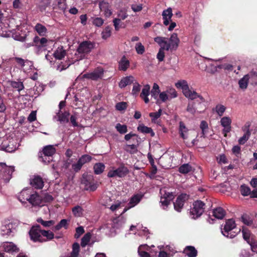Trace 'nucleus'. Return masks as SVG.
Returning a JSON list of instances; mask_svg holds the SVG:
<instances>
[{
    "label": "nucleus",
    "mask_w": 257,
    "mask_h": 257,
    "mask_svg": "<svg viewBox=\"0 0 257 257\" xmlns=\"http://www.w3.org/2000/svg\"><path fill=\"white\" fill-rule=\"evenodd\" d=\"M175 86L178 88L182 89L183 95H184L186 98L191 100L199 98V100H196V102H198L199 107H196L195 102H189L186 107V111L187 112L194 115L196 112L201 113L204 110V107L202 103L205 102V99L202 96L196 93L195 91L189 89L188 84L186 80H179L175 83Z\"/></svg>",
    "instance_id": "nucleus-1"
},
{
    "label": "nucleus",
    "mask_w": 257,
    "mask_h": 257,
    "mask_svg": "<svg viewBox=\"0 0 257 257\" xmlns=\"http://www.w3.org/2000/svg\"><path fill=\"white\" fill-rule=\"evenodd\" d=\"M150 93L151 97L154 99L155 102L160 105L161 103L159 100V99L161 98L160 90L150 91V86L148 84L145 85L143 90H142L140 97L142 99L144 100L145 103H148L149 102L148 96Z\"/></svg>",
    "instance_id": "nucleus-2"
},
{
    "label": "nucleus",
    "mask_w": 257,
    "mask_h": 257,
    "mask_svg": "<svg viewBox=\"0 0 257 257\" xmlns=\"http://www.w3.org/2000/svg\"><path fill=\"white\" fill-rule=\"evenodd\" d=\"M56 152V149L52 145H48L43 147V150L39 153V158L40 161L46 163H49L52 160L50 157L53 156Z\"/></svg>",
    "instance_id": "nucleus-3"
},
{
    "label": "nucleus",
    "mask_w": 257,
    "mask_h": 257,
    "mask_svg": "<svg viewBox=\"0 0 257 257\" xmlns=\"http://www.w3.org/2000/svg\"><path fill=\"white\" fill-rule=\"evenodd\" d=\"M204 209H205V204L201 200H196L193 203V207L190 209V217L194 219L200 217L204 212Z\"/></svg>",
    "instance_id": "nucleus-4"
},
{
    "label": "nucleus",
    "mask_w": 257,
    "mask_h": 257,
    "mask_svg": "<svg viewBox=\"0 0 257 257\" xmlns=\"http://www.w3.org/2000/svg\"><path fill=\"white\" fill-rule=\"evenodd\" d=\"M179 43V39L176 33H173L170 37L168 42L165 41L164 39L162 38V49L169 50H176Z\"/></svg>",
    "instance_id": "nucleus-5"
},
{
    "label": "nucleus",
    "mask_w": 257,
    "mask_h": 257,
    "mask_svg": "<svg viewBox=\"0 0 257 257\" xmlns=\"http://www.w3.org/2000/svg\"><path fill=\"white\" fill-rule=\"evenodd\" d=\"M40 225H36L32 227L29 231L30 239L34 242H46V239L43 237L42 231Z\"/></svg>",
    "instance_id": "nucleus-6"
},
{
    "label": "nucleus",
    "mask_w": 257,
    "mask_h": 257,
    "mask_svg": "<svg viewBox=\"0 0 257 257\" xmlns=\"http://www.w3.org/2000/svg\"><path fill=\"white\" fill-rule=\"evenodd\" d=\"M81 183L84 185V189L89 191H95L98 188V185L94 182V179L91 175L83 174L82 177Z\"/></svg>",
    "instance_id": "nucleus-7"
},
{
    "label": "nucleus",
    "mask_w": 257,
    "mask_h": 257,
    "mask_svg": "<svg viewBox=\"0 0 257 257\" xmlns=\"http://www.w3.org/2000/svg\"><path fill=\"white\" fill-rule=\"evenodd\" d=\"M94 43L89 41H84L80 43L77 49V52L80 54V59L84 58L85 55L91 52L94 48Z\"/></svg>",
    "instance_id": "nucleus-8"
},
{
    "label": "nucleus",
    "mask_w": 257,
    "mask_h": 257,
    "mask_svg": "<svg viewBox=\"0 0 257 257\" xmlns=\"http://www.w3.org/2000/svg\"><path fill=\"white\" fill-rule=\"evenodd\" d=\"M162 19L164 20V25L168 26L169 25L168 28V30L169 31H173V29L176 26V23L172 21V17L173 16L172 10L170 8H168L167 10H165L162 13Z\"/></svg>",
    "instance_id": "nucleus-9"
},
{
    "label": "nucleus",
    "mask_w": 257,
    "mask_h": 257,
    "mask_svg": "<svg viewBox=\"0 0 257 257\" xmlns=\"http://www.w3.org/2000/svg\"><path fill=\"white\" fill-rule=\"evenodd\" d=\"M236 227V224H235V221L233 219H227L226 221V223H225L223 228H221V233L227 237L233 238L235 234L234 232H230V231Z\"/></svg>",
    "instance_id": "nucleus-10"
},
{
    "label": "nucleus",
    "mask_w": 257,
    "mask_h": 257,
    "mask_svg": "<svg viewBox=\"0 0 257 257\" xmlns=\"http://www.w3.org/2000/svg\"><path fill=\"white\" fill-rule=\"evenodd\" d=\"M128 173H129V170L127 167H125L124 164H122L117 169L110 170L107 174V176L108 178H114L116 177L123 178Z\"/></svg>",
    "instance_id": "nucleus-11"
},
{
    "label": "nucleus",
    "mask_w": 257,
    "mask_h": 257,
    "mask_svg": "<svg viewBox=\"0 0 257 257\" xmlns=\"http://www.w3.org/2000/svg\"><path fill=\"white\" fill-rule=\"evenodd\" d=\"M189 198V195L188 194L182 193L176 198V200L174 203V209L178 212L182 211L184 205L186 201Z\"/></svg>",
    "instance_id": "nucleus-12"
},
{
    "label": "nucleus",
    "mask_w": 257,
    "mask_h": 257,
    "mask_svg": "<svg viewBox=\"0 0 257 257\" xmlns=\"http://www.w3.org/2000/svg\"><path fill=\"white\" fill-rule=\"evenodd\" d=\"M175 195L173 192H169L165 191L163 196H162V206L164 209H166L168 206L171 203L172 201L174 199Z\"/></svg>",
    "instance_id": "nucleus-13"
},
{
    "label": "nucleus",
    "mask_w": 257,
    "mask_h": 257,
    "mask_svg": "<svg viewBox=\"0 0 257 257\" xmlns=\"http://www.w3.org/2000/svg\"><path fill=\"white\" fill-rule=\"evenodd\" d=\"M176 96L177 92L176 90L173 88H169L167 90L162 92L161 101L162 102L169 101Z\"/></svg>",
    "instance_id": "nucleus-14"
},
{
    "label": "nucleus",
    "mask_w": 257,
    "mask_h": 257,
    "mask_svg": "<svg viewBox=\"0 0 257 257\" xmlns=\"http://www.w3.org/2000/svg\"><path fill=\"white\" fill-rule=\"evenodd\" d=\"M231 119L228 116H223L220 119V124L224 127L222 133L224 137H226L227 133L231 131Z\"/></svg>",
    "instance_id": "nucleus-15"
},
{
    "label": "nucleus",
    "mask_w": 257,
    "mask_h": 257,
    "mask_svg": "<svg viewBox=\"0 0 257 257\" xmlns=\"http://www.w3.org/2000/svg\"><path fill=\"white\" fill-rule=\"evenodd\" d=\"M27 201L31 204L32 206H43L44 205L42 197L36 192L32 194Z\"/></svg>",
    "instance_id": "nucleus-16"
},
{
    "label": "nucleus",
    "mask_w": 257,
    "mask_h": 257,
    "mask_svg": "<svg viewBox=\"0 0 257 257\" xmlns=\"http://www.w3.org/2000/svg\"><path fill=\"white\" fill-rule=\"evenodd\" d=\"M15 141H3L1 147L2 150H4L9 153H12L16 149V146L15 145Z\"/></svg>",
    "instance_id": "nucleus-17"
},
{
    "label": "nucleus",
    "mask_w": 257,
    "mask_h": 257,
    "mask_svg": "<svg viewBox=\"0 0 257 257\" xmlns=\"http://www.w3.org/2000/svg\"><path fill=\"white\" fill-rule=\"evenodd\" d=\"M30 185L36 189H42L44 187L43 179L40 176H33V177L30 179Z\"/></svg>",
    "instance_id": "nucleus-18"
},
{
    "label": "nucleus",
    "mask_w": 257,
    "mask_h": 257,
    "mask_svg": "<svg viewBox=\"0 0 257 257\" xmlns=\"http://www.w3.org/2000/svg\"><path fill=\"white\" fill-rule=\"evenodd\" d=\"M103 73V70L101 68H98L94 71L90 73H86L83 77L86 79H91L93 80H97L101 77Z\"/></svg>",
    "instance_id": "nucleus-19"
},
{
    "label": "nucleus",
    "mask_w": 257,
    "mask_h": 257,
    "mask_svg": "<svg viewBox=\"0 0 257 257\" xmlns=\"http://www.w3.org/2000/svg\"><path fill=\"white\" fill-rule=\"evenodd\" d=\"M100 10L103 12L106 17H109L112 15V12L110 9V6L108 3L102 1L99 4Z\"/></svg>",
    "instance_id": "nucleus-20"
},
{
    "label": "nucleus",
    "mask_w": 257,
    "mask_h": 257,
    "mask_svg": "<svg viewBox=\"0 0 257 257\" xmlns=\"http://www.w3.org/2000/svg\"><path fill=\"white\" fill-rule=\"evenodd\" d=\"M33 193L29 189H23L19 196V200L22 203H26Z\"/></svg>",
    "instance_id": "nucleus-21"
},
{
    "label": "nucleus",
    "mask_w": 257,
    "mask_h": 257,
    "mask_svg": "<svg viewBox=\"0 0 257 257\" xmlns=\"http://www.w3.org/2000/svg\"><path fill=\"white\" fill-rule=\"evenodd\" d=\"M47 39L46 38H39L38 36L34 37L32 46H36L38 48L43 47L46 46Z\"/></svg>",
    "instance_id": "nucleus-22"
},
{
    "label": "nucleus",
    "mask_w": 257,
    "mask_h": 257,
    "mask_svg": "<svg viewBox=\"0 0 257 257\" xmlns=\"http://www.w3.org/2000/svg\"><path fill=\"white\" fill-rule=\"evenodd\" d=\"M141 138H138L136 139V144H132L131 145H127L125 151L131 154L137 153V147L140 144Z\"/></svg>",
    "instance_id": "nucleus-23"
},
{
    "label": "nucleus",
    "mask_w": 257,
    "mask_h": 257,
    "mask_svg": "<svg viewBox=\"0 0 257 257\" xmlns=\"http://www.w3.org/2000/svg\"><path fill=\"white\" fill-rule=\"evenodd\" d=\"M134 78L133 76H128L122 78L119 83L120 88H124L127 85H129L134 83Z\"/></svg>",
    "instance_id": "nucleus-24"
},
{
    "label": "nucleus",
    "mask_w": 257,
    "mask_h": 257,
    "mask_svg": "<svg viewBox=\"0 0 257 257\" xmlns=\"http://www.w3.org/2000/svg\"><path fill=\"white\" fill-rule=\"evenodd\" d=\"M58 117V120L60 123H68L69 121L68 117L70 115V113L68 111H65L64 112H61L59 110L57 113Z\"/></svg>",
    "instance_id": "nucleus-25"
},
{
    "label": "nucleus",
    "mask_w": 257,
    "mask_h": 257,
    "mask_svg": "<svg viewBox=\"0 0 257 257\" xmlns=\"http://www.w3.org/2000/svg\"><path fill=\"white\" fill-rule=\"evenodd\" d=\"M183 253L189 257H196L197 255V251L194 246H187L183 250Z\"/></svg>",
    "instance_id": "nucleus-26"
},
{
    "label": "nucleus",
    "mask_w": 257,
    "mask_h": 257,
    "mask_svg": "<svg viewBox=\"0 0 257 257\" xmlns=\"http://www.w3.org/2000/svg\"><path fill=\"white\" fill-rule=\"evenodd\" d=\"M65 55L66 51L62 46L58 47L56 51H54L53 54L54 57H55V59L60 60H62Z\"/></svg>",
    "instance_id": "nucleus-27"
},
{
    "label": "nucleus",
    "mask_w": 257,
    "mask_h": 257,
    "mask_svg": "<svg viewBox=\"0 0 257 257\" xmlns=\"http://www.w3.org/2000/svg\"><path fill=\"white\" fill-rule=\"evenodd\" d=\"M137 130L142 133L145 134H150L152 137L155 136V133L151 127H149L143 124L138 125Z\"/></svg>",
    "instance_id": "nucleus-28"
},
{
    "label": "nucleus",
    "mask_w": 257,
    "mask_h": 257,
    "mask_svg": "<svg viewBox=\"0 0 257 257\" xmlns=\"http://www.w3.org/2000/svg\"><path fill=\"white\" fill-rule=\"evenodd\" d=\"M212 212L214 217L219 219H223L225 215V210L220 207L214 209Z\"/></svg>",
    "instance_id": "nucleus-29"
},
{
    "label": "nucleus",
    "mask_w": 257,
    "mask_h": 257,
    "mask_svg": "<svg viewBox=\"0 0 257 257\" xmlns=\"http://www.w3.org/2000/svg\"><path fill=\"white\" fill-rule=\"evenodd\" d=\"M130 61L123 56L119 62V70L125 71L130 67Z\"/></svg>",
    "instance_id": "nucleus-30"
},
{
    "label": "nucleus",
    "mask_w": 257,
    "mask_h": 257,
    "mask_svg": "<svg viewBox=\"0 0 257 257\" xmlns=\"http://www.w3.org/2000/svg\"><path fill=\"white\" fill-rule=\"evenodd\" d=\"M4 249L6 252L9 253H16L19 251V248L12 242H10L4 245Z\"/></svg>",
    "instance_id": "nucleus-31"
},
{
    "label": "nucleus",
    "mask_w": 257,
    "mask_h": 257,
    "mask_svg": "<svg viewBox=\"0 0 257 257\" xmlns=\"http://www.w3.org/2000/svg\"><path fill=\"white\" fill-rule=\"evenodd\" d=\"M34 30H35L40 36L42 37L46 35L47 31L46 27L39 23L37 24L35 27H34Z\"/></svg>",
    "instance_id": "nucleus-32"
},
{
    "label": "nucleus",
    "mask_w": 257,
    "mask_h": 257,
    "mask_svg": "<svg viewBox=\"0 0 257 257\" xmlns=\"http://www.w3.org/2000/svg\"><path fill=\"white\" fill-rule=\"evenodd\" d=\"M249 75H245L238 81L239 87L241 89H245L247 87Z\"/></svg>",
    "instance_id": "nucleus-33"
},
{
    "label": "nucleus",
    "mask_w": 257,
    "mask_h": 257,
    "mask_svg": "<svg viewBox=\"0 0 257 257\" xmlns=\"http://www.w3.org/2000/svg\"><path fill=\"white\" fill-rule=\"evenodd\" d=\"M141 198L142 196L138 194L134 195L133 196H132L129 202L130 207L131 208L134 207L138 203H139L141 200Z\"/></svg>",
    "instance_id": "nucleus-34"
},
{
    "label": "nucleus",
    "mask_w": 257,
    "mask_h": 257,
    "mask_svg": "<svg viewBox=\"0 0 257 257\" xmlns=\"http://www.w3.org/2000/svg\"><path fill=\"white\" fill-rule=\"evenodd\" d=\"M105 166L102 163H97L94 164V172L95 174L99 175L103 173V171L105 170Z\"/></svg>",
    "instance_id": "nucleus-35"
},
{
    "label": "nucleus",
    "mask_w": 257,
    "mask_h": 257,
    "mask_svg": "<svg viewBox=\"0 0 257 257\" xmlns=\"http://www.w3.org/2000/svg\"><path fill=\"white\" fill-rule=\"evenodd\" d=\"M68 227V221L66 219H63L53 227V230L54 231L59 230L62 228L64 227L65 229H67Z\"/></svg>",
    "instance_id": "nucleus-36"
},
{
    "label": "nucleus",
    "mask_w": 257,
    "mask_h": 257,
    "mask_svg": "<svg viewBox=\"0 0 257 257\" xmlns=\"http://www.w3.org/2000/svg\"><path fill=\"white\" fill-rule=\"evenodd\" d=\"M4 170V172L8 174V176H12V173L15 171V168L14 167H8L7 165L4 163H0V168Z\"/></svg>",
    "instance_id": "nucleus-37"
},
{
    "label": "nucleus",
    "mask_w": 257,
    "mask_h": 257,
    "mask_svg": "<svg viewBox=\"0 0 257 257\" xmlns=\"http://www.w3.org/2000/svg\"><path fill=\"white\" fill-rule=\"evenodd\" d=\"M11 85L12 88L17 89L18 91H21L23 90L25 87L23 84L22 81H12L11 83Z\"/></svg>",
    "instance_id": "nucleus-38"
},
{
    "label": "nucleus",
    "mask_w": 257,
    "mask_h": 257,
    "mask_svg": "<svg viewBox=\"0 0 257 257\" xmlns=\"http://www.w3.org/2000/svg\"><path fill=\"white\" fill-rule=\"evenodd\" d=\"M192 170V167L188 164H183L179 168V173L182 174L189 173Z\"/></svg>",
    "instance_id": "nucleus-39"
},
{
    "label": "nucleus",
    "mask_w": 257,
    "mask_h": 257,
    "mask_svg": "<svg viewBox=\"0 0 257 257\" xmlns=\"http://www.w3.org/2000/svg\"><path fill=\"white\" fill-rule=\"evenodd\" d=\"M12 226L13 224L12 223H9L3 226L2 227V234L4 235H10L12 232Z\"/></svg>",
    "instance_id": "nucleus-40"
},
{
    "label": "nucleus",
    "mask_w": 257,
    "mask_h": 257,
    "mask_svg": "<svg viewBox=\"0 0 257 257\" xmlns=\"http://www.w3.org/2000/svg\"><path fill=\"white\" fill-rule=\"evenodd\" d=\"M200 128L202 130V137H206V133L208 129L207 122L205 120H202L200 124Z\"/></svg>",
    "instance_id": "nucleus-41"
},
{
    "label": "nucleus",
    "mask_w": 257,
    "mask_h": 257,
    "mask_svg": "<svg viewBox=\"0 0 257 257\" xmlns=\"http://www.w3.org/2000/svg\"><path fill=\"white\" fill-rule=\"evenodd\" d=\"M79 252V244L77 242L72 244V250L70 257H77Z\"/></svg>",
    "instance_id": "nucleus-42"
},
{
    "label": "nucleus",
    "mask_w": 257,
    "mask_h": 257,
    "mask_svg": "<svg viewBox=\"0 0 257 257\" xmlns=\"http://www.w3.org/2000/svg\"><path fill=\"white\" fill-rule=\"evenodd\" d=\"M92 157L89 155L85 154L78 159V162L83 165L91 162Z\"/></svg>",
    "instance_id": "nucleus-43"
},
{
    "label": "nucleus",
    "mask_w": 257,
    "mask_h": 257,
    "mask_svg": "<svg viewBox=\"0 0 257 257\" xmlns=\"http://www.w3.org/2000/svg\"><path fill=\"white\" fill-rule=\"evenodd\" d=\"M149 115L151 117L152 122L158 123L157 120L161 116V107L159 108L157 112H151Z\"/></svg>",
    "instance_id": "nucleus-44"
},
{
    "label": "nucleus",
    "mask_w": 257,
    "mask_h": 257,
    "mask_svg": "<svg viewBox=\"0 0 257 257\" xmlns=\"http://www.w3.org/2000/svg\"><path fill=\"white\" fill-rule=\"evenodd\" d=\"M42 236L43 238L46 237V241L52 240L54 238V234L53 232L45 229H43L42 230Z\"/></svg>",
    "instance_id": "nucleus-45"
},
{
    "label": "nucleus",
    "mask_w": 257,
    "mask_h": 257,
    "mask_svg": "<svg viewBox=\"0 0 257 257\" xmlns=\"http://www.w3.org/2000/svg\"><path fill=\"white\" fill-rule=\"evenodd\" d=\"M91 237V234L90 232H87L86 234L82 237L81 241V245L82 247H84L87 244H88L90 239Z\"/></svg>",
    "instance_id": "nucleus-46"
},
{
    "label": "nucleus",
    "mask_w": 257,
    "mask_h": 257,
    "mask_svg": "<svg viewBox=\"0 0 257 257\" xmlns=\"http://www.w3.org/2000/svg\"><path fill=\"white\" fill-rule=\"evenodd\" d=\"M37 221L44 227H50L55 223V221L54 220L44 221L43 219L41 218H37Z\"/></svg>",
    "instance_id": "nucleus-47"
},
{
    "label": "nucleus",
    "mask_w": 257,
    "mask_h": 257,
    "mask_svg": "<svg viewBox=\"0 0 257 257\" xmlns=\"http://www.w3.org/2000/svg\"><path fill=\"white\" fill-rule=\"evenodd\" d=\"M241 221L247 226H250L252 224V219L249 215L244 214L241 216Z\"/></svg>",
    "instance_id": "nucleus-48"
},
{
    "label": "nucleus",
    "mask_w": 257,
    "mask_h": 257,
    "mask_svg": "<svg viewBox=\"0 0 257 257\" xmlns=\"http://www.w3.org/2000/svg\"><path fill=\"white\" fill-rule=\"evenodd\" d=\"M187 132V129L186 128L185 124L182 122H179V134L181 135L182 138L183 140H186L187 137L185 136V133Z\"/></svg>",
    "instance_id": "nucleus-49"
},
{
    "label": "nucleus",
    "mask_w": 257,
    "mask_h": 257,
    "mask_svg": "<svg viewBox=\"0 0 257 257\" xmlns=\"http://www.w3.org/2000/svg\"><path fill=\"white\" fill-rule=\"evenodd\" d=\"M141 248V249L140 250L141 251H150L151 252V253L152 254V256H156V253H157V251H155V250H151V247L150 246H149L148 244H141L140 245V246L139 247H138V248Z\"/></svg>",
    "instance_id": "nucleus-50"
},
{
    "label": "nucleus",
    "mask_w": 257,
    "mask_h": 257,
    "mask_svg": "<svg viewBox=\"0 0 257 257\" xmlns=\"http://www.w3.org/2000/svg\"><path fill=\"white\" fill-rule=\"evenodd\" d=\"M71 65V63L65 61L64 63L61 62L57 65V70L60 72L64 70H66Z\"/></svg>",
    "instance_id": "nucleus-51"
},
{
    "label": "nucleus",
    "mask_w": 257,
    "mask_h": 257,
    "mask_svg": "<svg viewBox=\"0 0 257 257\" xmlns=\"http://www.w3.org/2000/svg\"><path fill=\"white\" fill-rule=\"evenodd\" d=\"M115 128L117 132L120 134H124L127 132V126L124 124H121L117 123L115 125Z\"/></svg>",
    "instance_id": "nucleus-52"
},
{
    "label": "nucleus",
    "mask_w": 257,
    "mask_h": 257,
    "mask_svg": "<svg viewBox=\"0 0 257 257\" xmlns=\"http://www.w3.org/2000/svg\"><path fill=\"white\" fill-rule=\"evenodd\" d=\"M226 107H225L223 104H217L215 107L214 109L216 111L217 114L219 116H222L225 111Z\"/></svg>",
    "instance_id": "nucleus-53"
},
{
    "label": "nucleus",
    "mask_w": 257,
    "mask_h": 257,
    "mask_svg": "<svg viewBox=\"0 0 257 257\" xmlns=\"http://www.w3.org/2000/svg\"><path fill=\"white\" fill-rule=\"evenodd\" d=\"M72 212L75 217H80L82 215L83 209L78 205L75 206L72 208Z\"/></svg>",
    "instance_id": "nucleus-54"
},
{
    "label": "nucleus",
    "mask_w": 257,
    "mask_h": 257,
    "mask_svg": "<svg viewBox=\"0 0 257 257\" xmlns=\"http://www.w3.org/2000/svg\"><path fill=\"white\" fill-rule=\"evenodd\" d=\"M241 194L244 196H247L251 193L250 188L246 185H241L240 186Z\"/></svg>",
    "instance_id": "nucleus-55"
},
{
    "label": "nucleus",
    "mask_w": 257,
    "mask_h": 257,
    "mask_svg": "<svg viewBox=\"0 0 257 257\" xmlns=\"http://www.w3.org/2000/svg\"><path fill=\"white\" fill-rule=\"evenodd\" d=\"M112 29L110 27L107 26L105 27V29L103 30L102 32L101 35H102V38L103 40H106V39H108L111 35V30Z\"/></svg>",
    "instance_id": "nucleus-56"
},
{
    "label": "nucleus",
    "mask_w": 257,
    "mask_h": 257,
    "mask_svg": "<svg viewBox=\"0 0 257 257\" xmlns=\"http://www.w3.org/2000/svg\"><path fill=\"white\" fill-rule=\"evenodd\" d=\"M242 233H243V239L247 241L248 243H249V242H251L249 240L251 234L250 231L248 229L243 228V229H242Z\"/></svg>",
    "instance_id": "nucleus-57"
},
{
    "label": "nucleus",
    "mask_w": 257,
    "mask_h": 257,
    "mask_svg": "<svg viewBox=\"0 0 257 257\" xmlns=\"http://www.w3.org/2000/svg\"><path fill=\"white\" fill-rule=\"evenodd\" d=\"M127 105L126 102L121 101L116 103L115 108L117 110L122 111L126 109Z\"/></svg>",
    "instance_id": "nucleus-58"
},
{
    "label": "nucleus",
    "mask_w": 257,
    "mask_h": 257,
    "mask_svg": "<svg viewBox=\"0 0 257 257\" xmlns=\"http://www.w3.org/2000/svg\"><path fill=\"white\" fill-rule=\"evenodd\" d=\"M119 19L116 18H114L113 20V26H114L115 31H119L120 28H124V26H122L123 23L120 22Z\"/></svg>",
    "instance_id": "nucleus-59"
},
{
    "label": "nucleus",
    "mask_w": 257,
    "mask_h": 257,
    "mask_svg": "<svg viewBox=\"0 0 257 257\" xmlns=\"http://www.w3.org/2000/svg\"><path fill=\"white\" fill-rule=\"evenodd\" d=\"M75 232H75L74 234V237L75 238L77 239L85 232V230L83 227L79 226L76 228V229H75Z\"/></svg>",
    "instance_id": "nucleus-60"
},
{
    "label": "nucleus",
    "mask_w": 257,
    "mask_h": 257,
    "mask_svg": "<svg viewBox=\"0 0 257 257\" xmlns=\"http://www.w3.org/2000/svg\"><path fill=\"white\" fill-rule=\"evenodd\" d=\"M43 199V203H50L54 200L53 197L50 194L46 193L44 194Z\"/></svg>",
    "instance_id": "nucleus-61"
},
{
    "label": "nucleus",
    "mask_w": 257,
    "mask_h": 257,
    "mask_svg": "<svg viewBox=\"0 0 257 257\" xmlns=\"http://www.w3.org/2000/svg\"><path fill=\"white\" fill-rule=\"evenodd\" d=\"M136 49L138 54H143L145 52V47L141 43H138L136 44Z\"/></svg>",
    "instance_id": "nucleus-62"
},
{
    "label": "nucleus",
    "mask_w": 257,
    "mask_h": 257,
    "mask_svg": "<svg viewBox=\"0 0 257 257\" xmlns=\"http://www.w3.org/2000/svg\"><path fill=\"white\" fill-rule=\"evenodd\" d=\"M141 90V85L138 82L134 83V86L132 90V94L134 95H137Z\"/></svg>",
    "instance_id": "nucleus-63"
},
{
    "label": "nucleus",
    "mask_w": 257,
    "mask_h": 257,
    "mask_svg": "<svg viewBox=\"0 0 257 257\" xmlns=\"http://www.w3.org/2000/svg\"><path fill=\"white\" fill-rule=\"evenodd\" d=\"M250 134H248L247 133V134H244L243 136V137L240 138V139H239L238 141V144H240V145H244L245 142L248 141V139L249 138V137H250Z\"/></svg>",
    "instance_id": "nucleus-64"
}]
</instances>
